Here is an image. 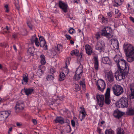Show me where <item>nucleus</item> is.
Listing matches in <instances>:
<instances>
[{
    "label": "nucleus",
    "mask_w": 134,
    "mask_h": 134,
    "mask_svg": "<svg viewBox=\"0 0 134 134\" xmlns=\"http://www.w3.org/2000/svg\"><path fill=\"white\" fill-rule=\"evenodd\" d=\"M119 62V66L118 64L116 65L118 69L115 72V76L117 80L120 81L124 79L125 76H127L129 69L126 66V63L125 60L121 58Z\"/></svg>",
    "instance_id": "1"
},
{
    "label": "nucleus",
    "mask_w": 134,
    "mask_h": 134,
    "mask_svg": "<svg viewBox=\"0 0 134 134\" xmlns=\"http://www.w3.org/2000/svg\"><path fill=\"white\" fill-rule=\"evenodd\" d=\"M123 47L128 62H131L134 61V47L128 44H124Z\"/></svg>",
    "instance_id": "2"
},
{
    "label": "nucleus",
    "mask_w": 134,
    "mask_h": 134,
    "mask_svg": "<svg viewBox=\"0 0 134 134\" xmlns=\"http://www.w3.org/2000/svg\"><path fill=\"white\" fill-rule=\"evenodd\" d=\"M112 88L114 94L116 96H119L124 93V89L120 85H115L112 87Z\"/></svg>",
    "instance_id": "3"
},
{
    "label": "nucleus",
    "mask_w": 134,
    "mask_h": 134,
    "mask_svg": "<svg viewBox=\"0 0 134 134\" xmlns=\"http://www.w3.org/2000/svg\"><path fill=\"white\" fill-rule=\"evenodd\" d=\"M98 89L101 92H103L105 87L104 81L102 79L98 80L96 84Z\"/></svg>",
    "instance_id": "4"
},
{
    "label": "nucleus",
    "mask_w": 134,
    "mask_h": 134,
    "mask_svg": "<svg viewBox=\"0 0 134 134\" xmlns=\"http://www.w3.org/2000/svg\"><path fill=\"white\" fill-rule=\"evenodd\" d=\"M128 98L125 97H122L119 100V104L122 108L127 107L128 106Z\"/></svg>",
    "instance_id": "5"
},
{
    "label": "nucleus",
    "mask_w": 134,
    "mask_h": 134,
    "mask_svg": "<svg viewBox=\"0 0 134 134\" xmlns=\"http://www.w3.org/2000/svg\"><path fill=\"white\" fill-rule=\"evenodd\" d=\"M24 107V103L22 101H19L16 102L15 107L16 112H19L22 110Z\"/></svg>",
    "instance_id": "6"
},
{
    "label": "nucleus",
    "mask_w": 134,
    "mask_h": 134,
    "mask_svg": "<svg viewBox=\"0 0 134 134\" xmlns=\"http://www.w3.org/2000/svg\"><path fill=\"white\" fill-rule=\"evenodd\" d=\"M110 88H108L106 90V93L105 94V100L104 102L107 104H109L111 102L110 99Z\"/></svg>",
    "instance_id": "7"
},
{
    "label": "nucleus",
    "mask_w": 134,
    "mask_h": 134,
    "mask_svg": "<svg viewBox=\"0 0 134 134\" xmlns=\"http://www.w3.org/2000/svg\"><path fill=\"white\" fill-rule=\"evenodd\" d=\"M96 98L97 103L100 107H102L104 102V96L97 94V95Z\"/></svg>",
    "instance_id": "8"
},
{
    "label": "nucleus",
    "mask_w": 134,
    "mask_h": 134,
    "mask_svg": "<svg viewBox=\"0 0 134 134\" xmlns=\"http://www.w3.org/2000/svg\"><path fill=\"white\" fill-rule=\"evenodd\" d=\"M11 111L10 110L3 111L0 112V117L1 118L0 120L5 119L11 114Z\"/></svg>",
    "instance_id": "9"
},
{
    "label": "nucleus",
    "mask_w": 134,
    "mask_h": 134,
    "mask_svg": "<svg viewBox=\"0 0 134 134\" xmlns=\"http://www.w3.org/2000/svg\"><path fill=\"white\" fill-rule=\"evenodd\" d=\"M83 70L81 68H78L76 71L75 75L74 77V78L77 80L79 79L82 75V73Z\"/></svg>",
    "instance_id": "10"
},
{
    "label": "nucleus",
    "mask_w": 134,
    "mask_h": 134,
    "mask_svg": "<svg viewBox=\"0 0 134 134\" xmlns=\"http://www.w3.org/2000/svg\"><path fill=\"white\" fill-rule=\"evenodd\" d=\"M59 7L62 9L65 13L67 12L68 5L62 1H59L58 3Z\"/></svg>",
    "instance_id": "11"
},
{
    "label": "nucleus",
    "mask_w": 134,
    "mask_h": 134,
    "mask_svg": "<svg viewBox=\"0 0 134 134\" xmlns=\"http://www.w3.org/2000/svg\"><path fill=\"white\" fill-rule=\"evenodd\" d=\"M98 19L101 21V23L102 24L107 25H109V21L108 18L102 15H100L99 16Z\"/></svg>",
    "instance_id": "12"
},
{
    "label": "nucleus",
    "mask_w": 134,
    "mask_h": 134,
    "mask_svg": "<svg viewBox=\"0 0 134 134\" xmlns=\"http://www.w3.org/2000/svg\"><path fill=\"white\" fill-rule=\"evenodd\" d=\"M104 46V44L102 42H98L96 46V49L99 51L100 52H101L103 51Z\"/></svg>",
    "instance_id": "13"
},
{
    "label": "nucleus",
    "mask_w": 134,
    "mask_h": 134,
    "mask_svg": "<svg viewBox=\"0 0 134 134\" xmlns=\"http://www.w3.org/2000/svg\"><path fill=\"white\" fill-rule=\"evenodd\" d=\"M112 31V29L110 27L104 26L103 28L101 30L100 34H110Z\"/></svg>",
    "instance_id": "14"
},
{
    "label": "nucleus",
    "mask_w": 134,
    "mask_h": 134,
    "mask_svg": "<svg viewBox=\"0 0 134 134\" xmlns=\"http://www.w3.org/2000/svg\"><path fill=\"white\" fill-rule=\"evenodd\" d=\"M106 76L108 80L110 82H113L114 80L113 75L111 71H109L106 72Z\"/></svg>",
    "instance_id": "15"
},
{
    "label": "nucleus",
    "mask_w": 134,
    "mask_h": 134,
    "mask_svg": "<svg viewBox=\"0 0 134 134\" xmlns=\"http://www.w3.org/2000/svg\"><path fill=\"white\" fill-rule=\"evenodd\" d=\"M113 115L116 118L119 119L123 115V114L122 112L117 109L114 111Z\"/></svg>",
    "instance_id": "16"
},
{
    "label": "nucleus",
    "mask_w": 134,
    "mask_h": 134,
    "mask_svg": "<svg viewBox=\"0 0 134 134\" xmlns=\"http://www.w3.org/2000/svg\"><path fill=\"white\" fill-rule=\"evenodd\" d=\"M86 53L88 55H91L93 52L92 47L88 44H86L85 46Z\"/></svg>",
    "instance_id": "17"
},
{
    "label": "nucleus",
    "mask_w": 134,
    "mask_h": 134,
    "mask_svg": "<svg viewBox=\"0 0 134 134\" xmlns=\"http://www.w3.org/2000/svg\"><path fill=\"white\" fill-rule=\"evenodd\" d=\"M124 0H114L113 5L114 7H117L121 5L123 3Z\"/></svg>",
    "instance_id": "18"
},
{
    "label": "nucleus",
    "mask_w": 134,
    "mask_h": 134,
    "mask_svg": "<svg viewBox=\"0 0 134 134\" xmlns=\"http://www.w3.org/2000/svg\"><path fill=\"white\" fill-rule=\"evenodd\" d=\"M55 123H59L61 124H63L65 122L63 118L61 116L57 117L54 120Z\"/></svg>",
    "instance_id": "19"
},
{
    "label": "nucleus",
    "mask_w": 134,
    "mask_h": 134,
    "mask_svg": "<svg viewBox=\"0 0 134 134\" xmlns=\"http://www.w3.org/2000/svg\"><path fill=\"white\" fill-rule=\"evenodd\" d=\"M111 41L114 44V46H115L116 47V48L117 49L119 47V45L118 41L116 38L111 39Z\"/></svg>",
    "instance_id": "20"
},
{
    "label": "nucleus",
    "mask_w": 134,
    "mask_h": 134,
    "mask_svg": "<svg viewBox=\"0 0 134 134\" xmlns=\"http://www.w3.org/2000/svg\"><path fill=\"white\" fill-rule=\"evenodd\" d=\"M121 59V57L119 55H116L114 57V60L115 63V64L117 65L118 64L119 65V62Z\"/></svg>",
    "instance_id": "21"
},
{
    "label": "nucleus",
    "mask_w": 134,
    "mask_h": 134,
    "mask_svg": "<svg viewBox=\"0 0 134 134\" xmlns=\"http://www.w3.org/2000/svg\"><path fill=\"white\" fill-rule=\"evenodd\" d=\"M94 67L95 69L97 70H98L99 64L98 62V58L97 57H94Z\"/></svg>",
    "instance_id": "22"
},
{
    "label": "nucleus",
    "mask_w": 134,
    "mask_h": 134,
    "mask_svg": "<svg viewBox=\"0 0 134 134\" xmlns=\"http://www.w3.org/2000/svg\"><path fill=\"white\" fill-rule=\"evenodd\" d=\"M103 62L105 64H110L111 63V61L108 57H104L102 58Z\"/></svg>",
    "instance_id": "23"
},
{
    "label": "nucleus",
    "mask_w": 134,
    "mask_h": 134,
    "mask_svg": "<svg viewBox=\"0 0 134 134\" xmlns=\"http://www.w3.org/2000/svg\"><path fill=\"white\" fill-rule=\"evenodd\" d=\"M46 42L45 41H42L40 42V46L41 47H44L45 50L47 49V45L46 44Z\"/></svg>",
    "instance_id": "24"
},
{
    "label": "nucleus",
    "mask_w": 134,
    "mask_h": 134,
    "mask_svg": "<svg viewBox=\"0 0 134 134\" xmlns=\"http://www.w3.org/2000/svg\"><path fill=\"white\" fill-rule=\"evenodd\" d=\"M26 23L27 26L30 30H33L35 29L34 25L32 24L31 21H27Z\"/></svg>",
    "instance_id": "25"
},
{
    "label": "nucleus",
    "mask_w": 134,
    "mask_h": 134,
    "mask_svg": "<svg viewBox=\"0 0 134 134\" xmlns=\"http://www.w3.org/2000/svg\"><path fill=\"white\" fill-rule=\"evenodd\" d=\"M23 90L25 93V94L27 96H29L31 94L33 91V90L31 89H24V90H22V91Z\"/></svg>",
    "instance_id": "26"
},
{
    "label": "nucleus",
    "mask_w": 134,
    "mask_h": 134,
    "mask_svg": "<svg viewBox=\"0 0 134 134\" xmlns=\"http://www.w3.org/2000/svg\"><path fill=\"white\" fill-rule=\"evenodd\" d=\"M130 87L131 91V96H134V83H132L130 85Z\"/></svg>",
    "instance_id": "27"
},
{
    "label": "nucleus",
    "mask_w": 134,
    "mask_h": 134,
    "mask_svg": "<svg viewBox=\"0 0 134 134\" xmlns=\"http://www.w3.org/2000/svg\"><path fill=\"white\" fill-rule=\"evenodd\" d=\"M41 58V63L42 64H44L46 62L45 59V57L43 54L41 55L40 56Z\"/></svg>",
    "instance_id": "28"
},
{
    "label": "nucleus",
    "mask_w": 134,
    "mask_h": 134,
    "mask_svg": "<svg viewBox=\"0 0 134 134\" xmlns=\"http://www.w3.org/2000/svg\"><path fill=\"white\" fill-rule=\"evenodd\" d=\"M65 75L63 72H60V75L59 80L60 81H62L65 79Z\"/></svg>",
    "instance_id": "29"
},
{
    "label": "nucleus",
    "mask_w": 134,
    "mask_h": 134,
    "mask_svg": "<svg viewBox=\"0 0 134 134\" xmlns=\"http://www.w3.org/2000/svg\"><path fill=\"white\" fill-rule=\"evenodd\" d=\"M63 47V46L61 44H58L57 47L56 48V49L57 50V52L59 53L62 51Z\"/></svg>",
    "instance_id": "30"
},
{
    "label": "nucleus",
    "mask_w": 134,
    "mask_h": 134,
    "mask_svg": "<svg viewBox=\"0 0 134 134\" xmlns=\"http://www.w3.org/2000/svg\"><path fill=\"white\" fill-rule=\"evenodd\" d=\"M117 134H124V131L123 129L120 127H118L116 130Z\"/></svg>",
    "instance_id": "31"
},
{
    "label": "nucleus",
    "mask_w": 134,
    "mask_h": 134,
    "mask_svg": "<svg viewBox=\"0 0 134 134\" xmlns=\"http://www.w3.org/2000/svg\"><path fill=\"white\" fill-rule=\"evenodd\" d=\"M127 113L130 115H132L134 114V109L132 108L128 109Z\"/></svg>",
    "instance_id": "32"
},
{
    "label": "nucleus",
    "mask_w": 134,
    "mask_h": 134,
    "mask_svg": "<svg viewBox=\"0 0 134 134\" xmlns=\"http://www.w3.org/2000/svg\"><path fill=\"white\" fill-rule=\"evenodd\" d=\"M101 35H102L103 36L106 37L109 39H111H111H113V34H101Z\"/></svg>",
    "instance_id": "33"
},
{
    "label": "nucleus",
    "mask_w": 134,
    "mask_h": 134,
    "mask_svg": "<svg viewBox=\"0 0 134 134\" xmlns=\"http://www.w3.org/2000/svg\"><path fill=\"white\" fill-rule=\"evenodd\" d=\"M79 51L77 49H75L71 51V54L72 55H75L76 56L78 55Z\"/></svg>",
    "instance_id": "34"
},
{
    "label": "nucleus",
    "mask_w": 134,
    "mask_h": 134,
    "mask_svg": "<svg viewBox=\"0 0 134 134\" xmlns=\"http://www.w3.org/2000/svg\"><path fill=\"white\" fill-rule=\"evenodd\" d=\"M14 4L16 9L19 10L20 8V6L19 4L18 0H14Z\"/></svg>",
    "instance_id": "35"
},
{
    "label": "nucleus",
    "mask_w": 134,
    "mask_h": 134,
    "mask_svg": "<svg viewBox=\"0 0 134 134\" xmlns=\"http://www.w3.org/2000/svg\"><path fill=\"white\" fill-rule=\"evenodd\" d=\"M80 113H81L82 114V118L80 119L81 121L83 119H84L86 116V113L84 109L82 111H80Z\"/></svg>",
    "instance_id": "36"
},
{
    "label": "nucleus",
    "mask_w": 134,
    "mask_h": 134,
    "mask_svg": "<svg viewBox=\"0 0 134 134\" xmlns=\"http://www.w3.org/2000/svg\"><path fill=\"white\" fill-rule=\"evenodd\" d=\"M38 38L36 37L35 34L34 35V36H32L31 40L32 43H34L36 42V41L38 40Z\"/></svg>",
    "instance_id": "37"
},
{
    "label": "nucleus",
    "mask_w": 134,
    "mask_h": 134,
    "mask_svg": "<svg viewBox=\"0 0 134 134\" xmlns=\"http://www.w3.org/2000/svg\"><path fill=\"white\" fill-rule=\"evenodd\" d=\"M28 51L31 55H32L34 51V49L33 47H30L28 49Z\"/></svg>",
    "instance_id": "38"
},
{
    "label": "nucleus",
    "mask_w": 134,
    "mask_h": 134,
    "mask_svg": "<svg viewBox=\"0 0 134 134\" xmlns=\"http://www.w3.org/2000/svg\"><path fill=\"white\" fill-rule=\"evenodd\" d=\"M105 134H114V132L113 131L108 129L105 131Z\"/></svg>",
    "instance_id": "39"
},
{
    "label": "nucleus",
    "mask_w": 134,
    "mask_h": 134,
    "mask_svg": "<svg viewBox=\"0 0 134 134\" xmlns=\"http://www.w3.org/2000/svg\"><path fill=\"white\" fill-rule=\"evenodd\" d=\"M46 79L48 80H53L54 79V77L53 75H48L47 76Z\"/></svg>",
    "instance_id": "40"
},
{
    "label": "nucleus",
    "mask_w": 134,
    "mask_h": 134,
    "mask_svg": "<svg viewBox=\"0 0 134 134\" xmlns=\"http://www.w3.org/2000/svg\"><path fill=\"white\" fill-rule=\"evenodd\" d=\"M43 73V71L41 69H38L37 74L38 76H41Z\"/></svg>",
    "instance_id": "41"
},
{
    "label": "nucleus",
    "mask_w": 134,
    "mask_h": 134,
    "mask_svg": "<svg viewBox=\"0 0 134 134\" xmlns=\"http://www.w3.org/2000/svg\"><path fill=\"white\" fill-rule=\"evenodd\" d=\"M4 31L6 32H10V28L7 26H6L4 28Z\"/></svg>",
    "instance_id": "42"
},
{
    "label": "nucleus",
    "mask_w": 134,
    "mask_h": 134,
    "mask_svg": "<svg viewBox=\"0 0 134 134\" xmlns=\"http://www.w3.org/2000/svg\"><path fill=\"white\" fill-rule=\"evenodd\" d=\"M128 12L130 14H133L134 13V10L133 8H131L127 9Z\"/></svg>",
    "instance_id": "43"
},
{
    "label": "nucleus",
    "mask_w": 134,
    "mask_h": 134,
    "mask_svg": "<svg viewBox=\"0 0 134 134\" xmlns=\"http://www.w3.org/2000/svg\"><path fill=\"white\" fill-rule=\"evenodd\" d=\"M115 14H118L117 15V18L119 17L121 15V13H119V10L118 9H115Z\"/></svg>",
    "instance_id": "44"
},
{
    "label": "nucleus",
    "mask_w": 134,
    "mask_h": 134,
    "mask_svg": "<svg viewBox=\"0 0 134 134\" xmlns=\"http://www.w3.org/2000/svg\"><path fill=\"white\" fill-rule=\"evenodd\" d=\"M4 7L5 12L7 13L9 11V9L8 5L7 4H5Z\"/></svg>",
    "instance_id": "45"
},
{
    "label": "nucleus",
    "mask_w": 134,
    "mask_h": 134,
    "mask_svg": "<svg viewBox=\"0 0 134 134\" xmlns=\"http://www.w3.org/2000/svg\"><path fill=\"white\" fill-rule=\"evenodd\" d=\"M68 31L69 34H73L76 32L75 30L72 28H70Z\"/></svg>",
    "instance_id": "46"
},
{
    "label": "nucleus",
    "mask_w": 134,
    "mask_h": 134,
    "mask_svg": "<svg viewBox=\"0 0 134 134\" xmlns=\"http://www.w3.org/2000/svg\"><path fill=\"white\" fill-rule=\"evenodd\" d=\"M23 80L24 82H28V78L27 76L25 75H24Z\"/></svg>",
    "instance_id": "47"
},
{
    "label": "nucleus",
    "mask_w": 134,
    "mask_h": 134,
    "mask_svg": "<svg viewBox=\"0 0 134 134\" xmlns=\"http://www.w3.org/2000/svg\"><path fill=\"white\" fill-rule=\"evenodd\" d=\"M0 46L2 47H6L7 46V44L5 42L1 43H0Z\"/></svg>",
    "instance_id": "48"
},
{
    "label": "nucleus",
    "mask_w": 134,
    "mask_h": 134,
    "mask_svg": "<svg viewBox=\"0 0 134 134\" xmlns=\"http://www.w3.org/2000/svg\"><path fill=\"white\" fill-rule=\"evenodd\" d=\"M126 8L127 9H130L132 8V7L131 6L130 4L129 3H128L126 4Z\"/></svg>",
    "instance_id": "49"
},
{
    "label": "nucleus",
    "mask_w": 134,
    "mask_h": 134,
    "mask_svg": "<svg viewBox=\"0 0 134 134\" xmlns=\"http://www.w3.org/2000/svg\"><path fill=\"white\" fill-rule=\"evenodd\" d=\"M101 35H101V34H96L95 37L97 40L100 38Z\"/></svg>",
    "instance_id": "50"
},
{
    "label": "nucleus",
    "mask_w": 134,
    "mask_h": 134,
    "mask_svg": "<svg viewBox=\"0 0 134 134\" xmlns=\"http://www.w3.org/2000/svg\"><path fill=\"white\" fill-rule=\"evenodd\" d=\"M75 89H76L77 91H79L80 90V88L78 85L77 84H75Z\"/></svg>",
    "instance_id": "51"
},
{
    "label": "nucleus",
    "mask_w": 134,
    "mask_h": 134,
    "mask_svg": "<svg viewBox=\"0 0 134 134\" xmlns=\"http://www.w3.org/2000/svg\"><path fill=\"white\" fill-rule=\"evenodd\" d=\"M35 45L37 47H39L40 45V42L38 41V40H37L35 42Z\"/></svg>",
    "instance_id": "52"
},
{
    "label": "nucleus",
    "mask_w": 134,
    "mask_h": 134,
    "mask_svg": "<svg viewBox=\"0 0 134 134\" xmlns=\"http://www.w3.org/2000/svg\"><path fill=\"white\" fill-rule=\"evenodd\" d=\"M50 72L52 74H53V73H54L55 71L53 68H51L50 69Z\"/></svg>",
    "instance_id": "53"
},
{
    "label": "nucleus",
    "mask_w": 134,
    "mask_h": 134,
    "mask_svg": "<svg viewBox=\"0 0 134 134\" xmlns=\"http://www.w3.org/2000/svg\"><path fill=\"white\" fill-rule=\"evenodd\" d=\"M127 31L128 32L131 33H133V30L132 29H130V28H128Z\"/></svg>",
    "instance_id": "54"
},
{
    "label": "nucleus",
    "mask_w": 134,
    "mask_h": 134,
    "mask_svg": "<svg viewBox=\"0 0 134 134\" xmlns=\"http://www.w3.org/2000/svg\"><path fill=\"white\" fill-rule=\"evenodd\" d=\"M71 124L72 126L74 127L75 126V122L73 120H71Z\"/></svg>",
    "instance_id": "55"
},
{
    "label": "nucleus",
    "mask_w": 134,
    "mask_h": 134,
    "mask_svg": "<svg viewBox=\"0 0 134 134\" xmlns=\"http://www.w3.org/2000/svg\"><path fill=\"white\" fill-rule=\"evenodd\" d=\"M39 40H40V42L45 41V40L43 38V37L41 36L40 37H39Z\"/></svg>",
    "instance_id": "56"
},
{
    "label": "nucleus",
    "mask_w": 134,
    "mask_h": 134,
    "mask_svg": "<svg viewBox=\"0 0 134 134\" xmlns=\"http://www.w3.org/2000/svg\"><path fill=\"white\" fill-rule=\"evenodd\" d=\"M101 130L99 128H98L97 131L99 133V134H103V133L101 132Z\"/></svg>",
    "instance_id": "57"
},
{
    "label": "nucleus",
    "mask_w": 134,
    "mask_h": 134,
    "mask_svg": "<svg viewBox=\"0 0 134 134\" xmlns=\"http://www.w3.org/2000/svg\"><path fill=\"white\" fill-rule=\"evenodd\" d=\"M16 125L18 127H20L22 125V124L21 123L18 122L16 123Z\"/></svg>",
    "instance_id": "58"
},
{
    "label": "nucleus",
    "mask_w": 134,
    "mask_h": 134,
    "mask_svg": "<svg viewBox=\"0 0 134 134\" xmlns=\"http://www.w3.org/2000/svg\"><path fill=\"white\" fill-rule=\"evenodd\" d=\"M129 19L131 21L134 23V18L133 17L131 16L129 17Z\"/></svg>",
    "instance_id": "59"
},
{
    "label": "nucleus",
    "mask_w": 134,
    "mask_h": 134,
    "mask_svg": "<svg viewBox=\"0 0 134 134\" xmlns=\"http://www.w3.org/2000/svg\"><path fill=\"white\" fill-rule=\"evenodd\" d=\"M107 15L109 17H110L112 16V14L110 12H109L107 13Z\"/></svg>",
    "instance_id": "60"
},
{
    "label": "nucleus",
    "mask_w": 134,
    "mask_h": 134,
    "mask_svg": "<svg viewBox=\"0 0 134 134\" xmlns=\"http://www.w3.org/2000/svg\"><path fill=\"white\" fill-rule=\"evenodd\" d=\"M65 36L68 39L70 40L71 38V37L69 35L66 34Z\"/></svg>",
    "instance_id": "61"
},
{
    "label": "nucleus",
    "mask_w": 134,
    "mask_h": 134,
    "mask_svg": "<svg viewBox=\"0 0 134 134\" xmlns=\"http://www.w3.org/2000/svg\"><path fill=\"white\" fill-rule=\"evenodd\" d=\"M73 2L74 3L78 4L80 2V0H74Z\"/></svg>",
    "instance_id": "62"
},
{
    "label": "nucleus",
    "mask_w": 134,
    "mask_h": 134,
    "mask_svg": "<svg viewBox=\"0 0 134 134\" xmlns=\"http://www.w3.org/2000/svg\"><path fill=\"white\" fill-rule=\"evenodd\" d=\"M32 121L34 125H36L37 124V121L35 119H33Z\"/></svg>",
    "instance_id": "63"
},
{
    "label": "nucleus",
    "mask_w": 134,
    "mask_h": 134,
    "mask_svg": "<svg viewBox=\"0 0 134 134\" xmlns=\"http://www.w3.org/2000/svg\"><path fill=\"white\" fill-rule=\"evenodd\" d=\"M81 86L82 87L84 90H85V84Z\"/></svg>",
    "instance_id": "64"
}]
</instances>
